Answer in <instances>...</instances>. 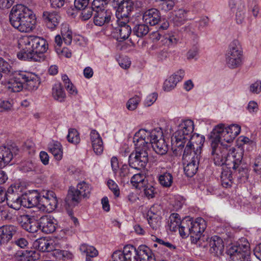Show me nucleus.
Segmentation results:
<instances>
[{
	"mask_svg": "<svg viewBox=\"0 0 261 261\" xmlns=\"http://www.w3.org/2000/svg\"><path fill=\"white\" fill-rule=\"evenodd\" d=\"M211 156L215 164L221 166L232 162V169H238L240 172L241 168L239 166L243 159V152L241 150L225 144L224 141L220 137L213 134V132L211 133Z\"/></svg>",
	"mask_w": 261,
	"mask_h": 261,
	"instance_id": "1",
	"label": "nucleus"
},
{
	"mask_svg": "<svg viewBox=\"0 0 261 261\" xmlns=\"http://www.w3.org/2000/svg\"><path fill=\"white\" fill-rule=\"evenodd\" d=\"M194 124L191 119H182L177 126V129L171 138L172 146L182 149L187 146L194 149L195 147L203 146L205 137L198 134H193Z\"/></svg>",
	"mask_w": 261,
	"mask_h": 261,
	"instance_id": "2",
	"label": "nucleus"
},
{
	"mask_svg": "<svg viewBox=\"0 0 261 261\" xmlns=\"http://www.w3.org/2000/svg\"><path fill=\"white\" fill-rule=\"evenodd\" d=\"M20 51L17 57L22 60L40 62L44 60V53L48 49V43L43 38L36 36H24L18 40Z\"/></svg>",
	"mask_w": 261,
	"mask_h": 261,
	"instance_id": "3",
	"label": "nucleus"
},
{
	"mask_svg": "<svg viewBox=\"0 0 261 261\" xmlns=\"http://www.w3.org/2000/svg\"><path fill=\"white\" fill-rule=\"evenodd\" d=\"M11 24L19 32L28 33L33 30L36 23L34 12L28 7L17 4L14 6L9 14Z\"/></svg>",
	"mask_w": 261,
	"mask_h": 261,
	"instance_id": "4",
	"label": "nucleus"
},
{
	"mask_svg": "<svg viewBox=\"0 0 261 261\" xmlns=\"http://www.w3.org/2000/svg\"><path fill=\"white\" fill-rule=\"evenodd\" d=\"M112 257L115 261L126 259L128 261H155L152 256L151 250L145 245H140L136 249L133 245H127L124 247L123 251H116Z\"/></svg>",
	"mask_w": 261,
	"mask_h": 261,
	"instance_id": "5",
	"label": "nucleus"
},
{
	"mask_svg": "<svg viewBox=\"0 0 261 261\" xmlns=\"http://www.w3.org/2000/svg\"><path fill=\"white\" fill-rule=\"evenodd\" d=\"M141 139L147 147L148 151L151 146L154 151L160 155L165 154L168 150V146L163 137V133L160 127L151 130L141 129L138 131Z\"/></svg>",
	"mask_w": 261,
	"mask_h": 261,
	"instance_id": "6",
	"label": "nucleus"
},
{
	"mask_svg": "<svg viewBox=\"0 0 261 261\" xmlns=\"http://www.w3.org/2000/svg\"><path fill=\"white\" fill-rule=\"evenodd\" d=\"M133 142L135 151L129 155V165L132 168L139 170L145 168L148 163V151L138 132L133 137Z\"/></svg>",
	"mask_w": 261,
	"mask_h": 261,
	"instance_id": "7",
	"label": "nucleus"
},
{
	"mask_svg": "<svg viewBox=\"0 0 261 261\" xmlns=\"http://www.w3.org/2000/svg\"><path fill=\"white\" fill-rule=\"evenodd\" d=\"M202 146L195 147L194 149L189 146L185 147L182 154L184 171L188 177L193 176L197 172L201 159Z\"/></svg>",
	"mask_w": 261,
	"mask_h": 261,
	"instance_id": "8",
	"label": "nucleus"
},
{
	"mask_svg": "<svg viewBox=\"0 0 261 261\" xmlns=\"http://www.w3.org/2000/svg\"><path fill=\"white\" fill-rule=\"evenodd\" d=\"M243 51L240 42L234 40L230 43L225 56L227 66L231 69L240 67L242 64Z\"/></svg>",
	"mask_w": 261,
	"mask_h": 261,
	"instance_id": "9",
	"label": "nucleus"
},
{
	"mask_svg": "<svg viewBox=\"0 0 261 261\" xmlns=\"http://www.w3.org/2000/svg\"><path fill=\"white\" fill-rule=\"evenodd\" d=\"M212 132L213 134L220 137L224 142L230 143L240 133L241 127L238 124H231L225 127L223 124H219Z\"/></svg>",
	"mask_w": 261,
	"mask_h": 261,
	"instance_id": "10",
	"label": "nucleus"
},
{
	"mask_svg": "<svg viewBox=\"0 0 261 261\" xmlns=\"http://www.w3.org/2000/svg\"><path fill=\"white\" fill-rule=\"evenodd\" d=\"M113 6L116 9V16L117 21L128 22L132 10L130 0H113Z\"/></svg>",
	"mask_w": 261,
	"mask_h": 261,
	"instance_id": "11",
	"label": "nucleus"
},
{
	"mask_svg": "<svg viewBox=\"0 0 261 261\" xmlns=\"http://www.w3.org/2000/svg\"><path fill=\"white\" fill-rule=\"evenodd\" d=\"M244 244L238 245H233L228 247L227 253L230 255L232 261L248 260L249 255V245L244 239Z\"/></svg>",
	"mask_w": 261,
	"mask_h": 261,
	"instance_id": "12",
	"label": "nucleus"
},
{
	"mask_svg": "<svg viewBox=\"0 0 261 261\" xmlns=\"http://www.w3.org/2000/svg\"><path fill=\"white\" fill-rule=\"evenodd\" d=\"M57 206V200L55 194L51 191H46L41 193L38 208L41 211L50 213Z\"/></svg>",
	"mask_w": 261,
	"mask_h": 261,
	"instance_id": "13",
	"label": "nucleus"
},
{
	"mask_svg": "<svg viewBox=\"0 0 261 261\" xmlns=\"http://www.w3.org/2000/svg\"><path fill=\"white\" fill-rule=\"evenodd\" d=\"M189 223L191 225L192 242L197 244L200 241L202 233L206 228V222L203 218H197L195 220L190 218Z\"/></svg>",
	"mask_w": 261,
	"mask_h": 261,
	"instance_id": "14",
	"label": "nucleus"
},
{
	"mask_svg": "<svg viewBox=\"0 0 261 261\" xmlns=\"http://www.w3.org/2000/svg\"><path fill=\"white\" fill-rule=\"evenodd\" d=\"M161 207L159 205H154L148 212L147 219L150 226L153 230H158L161 225L162 217Z\"/></svg>",
	"mask_w": 261,
	"mask_h": 261,
	"instance_id": "15",
	"label": "nucleus"
},
{
	"mask_svg": "<svg viewBox=\"0 0 261 261\" xmlns=\"http://www.w3.org/2000/svg\"><path fill=\"white\" fill-rule=\"evenodd\" d=\"M22 71H15L13 76L6 84V88L9 92H18L24 87Z\"/></svg>",
	"mask_w": 261,
	"mask_h": 261,
	"instance_id": "16",
	"label": "nucleus"
},
{
	"mask_svg": "<svg viewBox=\"0 0 261 261\" xmlns=\"http://www.w3.org/2000/svg\"><path fill=\"white\" fill-rule=\"evenodd\" d=\"M42 20L48 29L54 30L59 25L61 21V17L55 11H46L42 13Z\"/></svg>",
	"mask_w": 261,
	"mask_h": 261,
	"instance_id": "17",
	"label": "nucleus"
},
{
	"mask_svg": "<svg viewBox=\"0 0 261 261\" xmlns=\"http://www.w3.org/2000/svg\"><path fill=\"white\" fill-rule=\"evenodd\" d=\"M57 221L51 216L44 215L39 219V228L46 233L54 232L56 229Z\"/></svg>",
	"mask_w": 261,
	"mask_h": 261,
	"instance_id": "18",
	"label": "nucleus"
},
{
	"mask_svg": "<svg viewBox=\"0 0 261 261\" xmlns=\"http://www.w3.org/2000/svg\"><path fill=\"white\" fill-rule=\"evenodd\" d=\"M185 76V71L179 69L170 76L164 83L163 88L165 91H170L173 89L177 84L181 81Z\"/></svg>",
	"mask_w": 261,
	"mask_h": 261,
	"instance_id": "19",
	"label": "nucleus"
},
{
	"mask_svg": "<svg viewBox=\"0 0 261 261\" xmlns=\"http://www.w3.org/2000/svg\"><path fill=\"white\" fill-rule=\"evenodd\" d=\"M40 257L39 252L33 249L18 251L14 256L16 261H35Z\"/></svg>",
	"mask_w": 261,
	"mask_h": 261,
	"instance_id": "20",
	"label": "nucleus"
},
{
	"mask_svg": "<svg viewBox=\"0 0 261 261\" xmlns=\"http://www.w3.org/2000/svg\"><path fill=\"white\" fill-rule=\"evenodd\" d=\"M18 231V228L13 225H4L0 227V245L8 242L15 236Z\"/></svg>",
	"mask_w": 261,
	"mask_h": 261,
	"instance_id": "21",
	"label": "nucleus"
},
{
	"mask_svg": "<svg viewBox=\"0 0 261 261\" xmlns=\"http://www.w3.org/2000/svg\"><path fill=\"white\" fill-rule=\"evenodd\" d=\"M24 87L28 90H36L40 85L39 77L32 72L23 71Z\"/></svg>",
	"mask_w": 261,
	"mask_h": 261,
	"instance_id": "22",
	"label": "nucleus"
},
{
	"mask_svg": "<svg viewBox=\"0 0 261 261\" xmlns=\"http://www.w3.org/2000/svg\"><path fill=\"white\" fill-rule=\"evenodd\" d=\"M210 251L215 256L221 255L224 250V243L222 239L217 236L212 237L209 240Z\"/></svg>",
	"mask_w": 261,
	"mask_h": 261,
	"instance_id": "23",
	"label": "nucleus"
},
{
	"mask_svg": "<svg viewBox=\"0 0 261 261\" xmlns=\"http://www.w3.org/2000/svg\"><path fill=\"white\" fill-rule=\"evenodd\" d=\"M90 136L94 152L97 155L101 154L103 150V145L99 134L96 130L92 129Z\"/></svg>",
	"mask_w": 261,
	"mask_h": 261,
	"instance_id": "24",
	"label": "nucleus"
},
{
	"mask_svg": "<svg viewBox=\"0 0 261 261\" xmlns=\"http://www.w3.org/2000/svg\"><path fill=\"white\" fill-rule=\"evenodd\" d=\"M143 19L146 23L155 25L161 20L160 12L155 8L147 10L143 14Z\"/></svg>",
	"mask_w": 261,
	"mask_h": 261,
	"instance_id": "25",
	"label": "nucleus"
},
{
	"mask_svg": "<svg viewBox=\"0 0 261 261\" xmlns=\"http://www.w3.org/2000/svg\"><path fill=\"white\" fill-rule=\"evenodd\" d=\"M128 22H123V21L118 22L119 26L116 28L115 34L116 39L119 41H122L126 40L129 36L132 30L130 27L127 24Z\"/></svg>",
	"mask_w": 261,
	"mask_h": 261,
	"instance_id": "26",
	"label": "nucleus"
},
{
	"mask_svg": "<svg viewBox=\"0 0 261 261\" xmlns=\"http://www.w3.org/2000/svg\"><path fill=\"white\" fill-rule=\"evenodd\" d=\"M13 150L9 147L0 146V168L5 167L12 160Z\"/></svg>",
	"mask_w": 261,
	"mask_h": 261,
	"instance_id": "27",
	"label": "nucleus"
},
{
	"mask_svg": "<svg viewBox=\"0 0 261 261\" xmlns=\"http://www.w3.org/2000/svg\"><path fill=\"white\" fill-rule=\"evenodd\" d=\"M84 198L79 191H76L74 187L69 188L67 196L66 198V202L69 205L75 206Z\"/></svg>",
	"mask_w": 261,
	"mask_h": 261,
	"instance_id": "28",
	"label": "nucleus"
},
{
	"mask_svg": "<svg viewBox=\"0 0 261 261\" xmlns=\"http://www.w3.org/2000/svg\"><path fill=\"white\" fill-rule=\"evenodd\" d=\"M111 13L108 10L95 12L94 23L98 26H102L108 23L111 20Z\"/></svg>",
	"mask_w": 261,
	"mask_h": 261,
	"instance_id": "29",
	"label": "nucleus"
},
{
	"mask_svg": "<svg viewBox=\"0 0 261 261\" xmlns=\"http://www.w3.org/2000/svg\"><path fill=\"white\" fill-rule=\"evenodd\" d=\"M49 151L57 161H60L63 157V149L61 143L58 141H52L48 145Z\"/></svg>",
	"mask_w": 261,
	"mask_h": 261,
	"instance_id": "30",
	"label": "nucleus"
},
{
	"mask_svg": "<svg viewBox=\"0 0 261 261\" xmlns=\"http://www.w3.org/2000/svg\"><path fill=\"white\" fill-rule=\"evenodd\" d=\"M35 247L40 251L50 252L54 250L51 241L45 238H40L34 242Z\"/></svg>",
	"mask_w": 261,
	"mask_h": 261,
	"instance_id": "31",
	"label": "nucleus"
},
{
	"mask_svg": "<svg viewBox=\"0 0 261 261\" xmlns=\"http://www.w3.org/2000/svg\"><path fill=\"white\" fill-rule=\"evenodd\" d=\"M188 11L183 9L174 11L172 20L175 25L179 26L183 24L187 20Z\"/></svg>",
	"mask_w": 261,
	"mask_h": 261,
	"instance_id": "32",
	"label": "nucleus"
},
{
	"mask_svg": "<svg viewBox=\"0 0 261 261\" xmlns=\"http://www.w3.org/2000/svg\"><path fill=\"white\" fill-rule=\"evenodd\" d=\"M52 95L54 98L60 102H64L66 98V93L61 84H56L52 88Z\"/></svg>",
	"mask_w": 261,
	"mask_h": 261,
	"instance_id": "33",
	"label": "nucleus"
},
{
	"mask_svg": "<svg viewBox=\"0 0 261 261\" xmlns=\"http://www.w3.org/2000/svg\"><path fill=\"white\" fill-rule=\"evenodd\" d=\"M158 181L163 187L170 188L173 182V177L171 173L164 172L158 175Z\"/></svg>",
	"mask_w": 261,
	"mask_h": 261,
	"instance_id": "34",
	"label": "nucleus"
},
{
	"mask_svg": "<svg viewBox=\"0 0 261 261\" xmlns=\"http://www.w3.org/2000/svg\"><path fill=\"white\" fill-rule=\"evenodd\" d=\"M61 34L64 43L67 45L71 44L72 40V32L68 24H62Z\"/></svg>",
	"mask_w": 261,
	"mask_h": 261,
	"instance_id": "35",
	"label": "nucleus"
},
{
	"mask_svg": "<svg viewBox=\"0 0 261 261\" xmlns=\"http://www.w3.org/2000/svg\"><path fill=\"white\" fill-rule=\"evenodd\" d=\"M181 223V219L179 214L172 213L169 218L168 226L171 231H176L179 228V224Z\"/></svg>",
	"mask_w": 261,
	"mask_h": 261,
	"instance_id": "36",
	"label": "nucleus"
},
{
	"mask_svg": "<svg viewBox=\"0 0 261 261\" xmlns=\"http://www.w3.org/2000/svg\"><path fill=\"white\" fill-rule=\"evenodd\" d=\"M232 176L231 172L229 169L223 170L221 172V181L223 187H230L232 184Z\"/></svg>",
	"mask_w": 261,
	"mask_h": 261,
	"instance_id": "37",
	"label": "nucleus"
},
{
	"mask_svg": "<svg viewBox=\"0 0 261 261\" xmlns=\"http://www.w3.org/2000/svg\"><path fill=\"white\" fill-rule=\"evenodd\" d=\"M80 250L86 257H94L98 254L97 250L93 246L86 244H82L80 247Z\"/></svg>",
	"mask_w": 261,
	"mask_h": 261,
	"instance_id": "38",
	"label": "nucleus"
},
{
	"mask_svg": "<svg viewBox=\"0 0 261 261\" xmlns=\"http://www.w3.org/2000/svg\"><path fill=\"white\" fill-rule=\"evenodd\" d=\"M146 181L147 180H145V176L141 174H136L134 175L130 180L133 186L140 190H141L142 188H143V185L146 183Z\"/></svg>",
	"mask_w": 261,
	"mask_h": 261,
	"instance_id": "39",
	"label": "nucleus"
},
{
	"mask_svg": "<svg viewBox=\"0 0 261 261\" xmlns=\"http://www.w3.org/2000/svg\"><path fill=\"white\" fill-rule=\"evenodd\" d=\"M75 190L79 191L80 194H81L84 198H87L90 196L91 188L88 184L83 181L77 185Z\"/></svg>",
	"mask_w": 261,
	"mask_h": 261,
	"instance_id": "40",
	"label": "nucleus"
},
{
	"mask_svg": "<svg viewBox=\"0 0 261 261\" xmlns=\"http://www.w3.org/2000/svg\"><path fill=\"white\" fill-rule=\"evenodd\" d=\"M189 219L190 218H186L181 221V223L179 224L178 230L180 235L182 237H186L188 234L191 235V225L189 223Z\"/></svg>",
	"mask_w": 261,
	"mask_h": 261,
	"instance_id": "41",
	"label": "nucleus"
},
{
	"mask_svg": "<svg viewBox=\"0 0 261 261\" xmlns=\"http://www.w3.org/2000/svg\"><path fill=\"white\" fill-rule=\"evenodd\" d=\"M133 32L137 37H142L148 33L149 27L145 24H139L134 28Z\"/></svg>",
	"mask_w": 261,
	"mask_h": 261,
	"instance_id": "42",
	"label": "nucleus"
},
{
	"mask_svg": "<svg viewBox=\"0 0 261 261\" xmlns=\"http://www.w3.org/2000/svg\"><path fill=\"white\" fill-rule=\"evenodd\" d=\"M110 0H94L92 4V7L94 12L104 11L106 6Z\"/></svg>",
	"mask_w": 261,
	"mask_h": 261,
	"instance_id": "43",
	"label": "nucleus"
},
{
	"mask_svg": "<svg viewBox=\"0 0 261 261\" xmlns=\"http://www.w3.org/2000/svg\"><path fill=\"white\" fill-rule=\"evenodd\" d=\"M67 138L68 142L73 144H77L80 141L79 134L74 128L69 129Z\"/></svg>",
	"mask_w": 261,
	"mask_h": 261,
	"instance_id": "44",
	"label": "nucleus"
},
{
	"mask_svg": "<svg viewBox=\"0 0 261 261\" xmlns=\"http://www.w3.org/2000/svg\"><path fill=\"white\" fill-rule=\"evenodd\" d=\"M28 232L35 233L38 231L39 228V220L37 221L35 217H33L29 221V223L23 228Z\"/></svg>",
	"mask_w": 261,
	"mask_h": 261,
	"instance_id": "45",
	"label": "nucleus"
},
{
	"mask_svg": "<svg viewBox=\"0 0 261 261\" xmlns=\"http://www.w3.org/2000/svg\"><path fill=\"white\" fill-rule=\"evenodd\" d=\"M141 190H143L144 195L148 199L153 198L156 193L155 191V188L151 184H146L145 183L143 185V188H142Z\"/></svg>",
	"mask_w": 261,
	"mask_h": 261,
	"instance_id": "46",
	"label": "nucleus"
},
{
	"mask_svg": "<svg viewBox=\"0 0 261 261\" xmlns=\"http://www.w3.org/2000/svg\"><path fill=\"white\" fill-rule=\"evenodd\" d=\"M140 101L141 98L138 96L129 98L126 103L127 109L129 111L136 110Z\"/></svg>",
	"mask_w": 261,
	"mask_h": 261,
	"instance_id": "47",
	"label": "nucleus"
},
{
	"mask_svg": "<svg viewBox=\"0 0 261 261\" xmlns=\"http://www.w3.org/2000/svg\"><path fill=\"white\" fill-rule=\"evenodd\" d=\"M8 205L9 206L15 210L20 209L21 205L23 206L22 197L17 196L15 199L13 198V200H8Z\"/></svg>",
	"mask_w": 261,
	"mask_h": 261,
	"instance_id": "48",
	"label": "nucleus"
},
{
	"mask_svg": "<svg viewBox=\"0 0 261 261\" xmlns=\"http://www.w3.org/2000/svg\"><path fill=\"white\" fill-rule=\"evenodd\" d=\"M238 141L240 142V145L242 146L244 148L245 147V146H246L247 148H248V149H250V148H252L255 146V142L253 141L244 136L239 137Z\"/></svg>",
	"mask_w": 261,
	"mask_h": 261,
	"instance_id": "49",
	"label": "nucleus"
},
{
	"mask_svg": "<svg viewBox=\"0 0 261 261\" xmlns=\"http://www.w3.org/2000/svg\"><path fill=\"white\" fill-rule=\"evenodd\" d=\"M175 6V3L173 0L162 1L160 4V8L165 12L172 10Z\"/></svg>",
	"mask_w": 261,
	"mask_h": 261,
	"instance_id": "50",
	"label": "nucleus"
},
{
	"mask_svg": "<svg viewBox=\"0 0 261 261\" xmlns=\"http://www.w3.org/2000/svg\"><path fill=\"white\" fill-rule=\"evenodd\" d=\"M33 217V216L27 214L19 215L17 217V221L24 228Z\"/></svg>",
	"mask_w": 261,
	"mask_h": 261,
	"instance_id": "51",
	"label": "nucleus"
},
{
	"mask_svg": "<svg viewBox=\"0 0 261 261\" xmlns=\"http://www.w3.org/2000/svg\"><path fill=\"white\" fill-rule=\"evenodd\" d=\"M228 6L231 10L236 9L238 10L243 9L245 3L241 0H229Z\"/></svg>",
	"mask_w": 261,
	"mask_h": 261,
	"instance_id": "52",
	"label": "nucleus"
},
{
	"mask_svg": "<svg viewBox=\"0 0 261 261\" xmlns=\"http://www.w3.org/2000/svg\"><path fill=\"white\" fill-rule=\"evenodd\" d=\"M28 196L32 202V205L38 207L41 193H38L37 191H34Z\"/></svg>",
	"mask_w": 261,
	"mask_h": 261,
	"instance_id": "53",
	"label": "nucleus"
},
{
	"mask_svg": "<svg viewBox=\"0 0 261 261\" xmlns=\"http://www.w3.org/2000/svg\"><path fill=\"white\" fill-rule=\"evenodd\" d=\"M81 10H82L81 16L84 20H88L91 18L94 11V9H93L92 7H86V8Z\"/></svg>",
	"mask_w": 261,
	"mask_h": 261,
	"instance_id": "54",
	"label": "nucleus"
},
{
	"mask_svg": "<svg viewBox=\"0 0 261 261\" xmlns=\"http://www.w3.org/2000/svg\"><path fill=\"white\" fill-rule=\"evenodd\" d=\"M107 185L109 189L113 192L115 196L118 197L120 191L117 184L114 180L109 179L107 182Z\"/></svg>",
	"mask_w": 261,
	"mask_h": 261,
	"instance_id": "55",
	"label": "nucleus"
},
{
	"mask_svg": "<svg viewBox=\"0 0 261 261\" xmlns=\"http://www.w3.org/2000/svg\"><path fill=\"white\" fill-rule=\"evenodd\" d=\"M35 165L32 162H27L23 164L21 170L23 172H29L35 171Z\"/></svg>",
	"mask_w": 261,
	"mask_h": 261,
	"instance_id": "56",
	"label": "nucleus"
},
{
	"mask_svg": "<svg viewBox=\"0 0 261 261\" xmlns=\"http://www.w3.org/2000/svg\"><path fill=\"white\" fill-rule=\"evenodd\" d=\"M158 96V93L156 92L148 95L144 101V105L146 107L151 106L156 101Z\"/></svg>",
	"mask_w": 261,
	"mask_h": 261,
	"instance_id": "57",
	"label": "nucleus"
},
{
	"mask_svg": "<svg viewBox=\"0 0 261 261\" xmlns=\"http://www.w3.org/2000/svg\"><path fill=\"white\" fill-rule=\"evenodd\" d=\"M249 91L254 94H258L261 92V81H257L251 84L249 87Z\"/></svg>",
	"mask_w": 261,
	"mask_h": 261,
	"instance_id": "58",
	"label": "nucleus"
},
{
	"mask_svg": "<svg viewBox=\"0 0 261 261\" xmlns=\"http://www.w3.org/2000/svg\"><path fill=\"white\" fill-rule=\"evenodd\" d=\"M245 6L243 9L237 10L236 14V19L237 23L241 24L244 22L245 19Z\"/></svg>",
	"mask_w": 261,
	"mask_h": 261,
	"instance_id": "59",
	"label": "nucleus"
},
{
	"mask_svg": "<svg viewBox=\"0 0 261 261\" xmlns=\"http://www.w3.org/2000/svg\"><path fill=\"white\" fill-rule=\"evenodd\" d=\"M11 67L9 64L0 57V73L1 72L8 73L10 72Z\"/></svg>",
	"mask_w": 261,
	"mask_h": 261,
	"instance_id": "60",
	"label": "nucleus"
},
{
	"mask_svg": "<svg viewBox=\"0 0 261 261\" xmlns=\"http://www.w3.org/2000/svg\"><path fill=\"white\" fill-rule=\"evenodd\" d=\"M247 110L250 114L256 113L258 110L257 103L253 100L250 101L246 107Z\"/></svg>",
	"mask_w": 261,
	"mask_h": 261,
	"instance_id": "61",
	"label": "nucleus"
},
{
	"mask_svg": "<svg viewBox=\"0 0 261 261\" xmlns=\"http://www.w3.org/2000/svg\"><path fill=\"white\" fill-rule=\"evenodd\" d=\"M157 59L159 61H163L169 57V53L167 49H163L158 52L156 54Z\"/></svg>",
	"mask_w": 261,
	"mask_h": 261,
	"instance_id": "62",
	"label": "nucleus"
},
{
	"mask_svg": "<svg viewBox=\"0 0 261 261\" xmlns=\"http://www.w3.org/2000/svg\"><path fill=\"white\" fill-rule=\"evenodd\" d=\"M89 0H74V6L78 9L86 8L89 4Z\"/></svg>",
	"mask_w": 261,
	"mask_h": 261,
	"instance_id": "63",
	"label": "nucleus"
},
{
	"mask_svg": "<svg viewBox=\"0 0 261 261\" xmlns=\"http://www.w3.org/2000/svg\"><path fill=\"white\" fill-rule=\"evenodd\" d=\"M15 1V0H0V8L9 9L11 7Z\"/></svg>",
	"mask_w": 261,
	"mask_h": 261,
	"instance_id": "64",
	"label": "nucleus"
}]
</instances>
